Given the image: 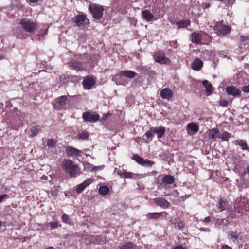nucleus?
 I'll return each instance as SVG.
<instances>
[{
  "instance_id": "obj_1",
  "label": "nucleus",
  "mask_w": 249,
  "mask_h": 249,
  "mask_svg": "<svg viewBox=\"0 0 249 249\" xmlns=\"http://www.w3.org/2000/svg\"><path fill=\"white\" fill-rule=\"evenodd\" d=\"M62 167L71 178H75L80 174L81 171L78 166L71 160L65 159L62 162Z\"/></svg>"
},
{
  "instance_id": "obj_2",
  "label": "nucleus",
  "mask_w": 249,
  "mask_h": 249,
  "mask_svg": "<svg viewBox=\"0 0 249 249\" xmlns=\"http://www.w3.org/2000/svg\"><path fill=\"white\" fill-rule=\"evenodd\" d=\"M89 10L94 19L99 20L102 18L103 11H104L103 6L96 4H90L89 6Z\"/></svg>"
},
{
  "instance_id": "obj_3",
  "label": "nucleus",
  "mask_w": 249,
  "mask_h": 249,
  "mask_svg": "<svg viewBox=\"0 0 249 249\" xmlns=\"http://www.w3.org/2000/svg\"><path fill=\"white\" fill-rule=\"evenodd\" d=\"M19 25L26 32L30 33L34 32L37 27V23L27 18H23L20 20Z\"/></svg>"
},
{
  "instance_id": "obj_4",
  "label": "nucleus",
  "mask_w": 249,
  "mask_h": 249,
  "mask_svg": "<svg viewBox=\"0 0 249 249\" xmlns=\"http://www.w3.org/2000/svg\"><path fill=\"white\" fill-rule=\"evenodd\" d=\"M155 61L160 64L170 65L171 61L170 59L165 57L164 53L161 52H157L153 55Z\"/></svg>"
},
{
  "instance_id": "obj_5",
  "label": "nucleus",
  "mask_w": 249,
  "mask_h": 249,
  "mask_svg": "<svg viewBox=\"0 0 249 249\" xmlns=\"http://www.w3.org/2000/svg\"><path fill=\"white\" fill-rule=\"evenodd\" d=\"M67 99V96L66 95L57 98L53 103L54 108L58 110L63 109L65 107Z\"/></svg>"
},
{
  "instance_id": "obj_6",
  "label": "nucleus",
  "mask_w": 249,
  "mask_h": 249,
  "mask_svg": "<svg viewBox=\"0 0 249 249\" xmlns=\"http://www.w3.org/2000/svg\"><path fill=\"white\" fill-rule=\"evenodd\" d=\"M204 37L209 38V36L205 33L194 32L191 35V41L194 43L201 44Z\"/></svg>"
},
{
  "instance_id": "obj_7",
  "label": "nucleus",
  "mask_w": 249,
  "mask_h": 249,
  "mask_svg": "<svg viewBox=\"0 0 249 249\" xmlns=\"http://www.w3.org/2000/svg\"><path fill=\"white\" fill-rule=\"evenodd\" d=\"M136 75V73L132 71H120L119 73L115 76L113 79L117 85H121L122 83L120 81L118 82L117 81L118 77H121L122 76H123L129 78H133L135 77Z\"/></svg>"
},
{
  "instance_id": "obj_8",
  "label": "nucleus",
  "mask_w": 249,
  "mask_h": 249,
  "mask_svg": "<svg viewBox=\"0 0 249 249\" xmlns=\"http://www.w3.org/2000/svg\"><path fill=\"white\" fill-rule=\"evenodd\" d=\"M86 20L88 21L86 15L83 14H79L76 15L72 19V21L75 23V25L78 27L84 26V23L86 22Z\"/></svg>"
},
{
  "instance_id": "obj_9",
  "label": "nucleus",
  "mask_w": 249,
  "mask_h": 249,
  "mask_svg": "<svg viewBox=\"0 0 249 249\" xmlns=\"http://www.w3.org/2000/svg\"><path fill=\"white\" fill-rule=\"evenodd\" d=\"M161 179L162 182L160 184L168 185L173 184L175 182V179L173 176L170 175H160L157 177V180Z\"/></svg>"
},
{
  "instance_id": "obj_10",
  "label": "nucleus",
  "mask_w": 249,
  "mask_h": 249,
  "mask_svg": "<svg viewBox=\"0 0 249 249\" xmlns=\"http://www.w3.org/2000/svg\"><path fill=\"white\" fill-rule=\"evenodd\" d=\"M66 153L68 157L81 156L83 154L82 151L71 146L66 148Z\"/></svg>"
},
{
  "instance_id": "obj_11",
  "label": "nucleus",
  "mask_w": 249,
  "mask_h": 249,
  "mask_svg": "<svg viewBox=\"0 0 249 249\" xmlns=\"http://www.w3.org/2000/svg\"><path fill=\"white\" fill-rule=\"evenodd\" d=\"M83 119L86 121L96 122L100 119V116L97 114H92L88 111L83 114Z\"/></svg>"
},
{
  "instance_id": "obj_12",
  "label": "nucleus",
  "mask_w": 249,
  "mask_h": 249,
  "mask_svg": "<svg viewBox=\"0 0 249 249\" xmlns=\"http://www.w3.org/2000/svg\"><path fill=\"white\" fill-rule=\"evenodd\" d=\"M226 91L228 94L235 97L240 96L241 93L239 89L233 86L226 87Z\"/></svg>"
},
{
  "instance_id": "obj_13",
  "label": "nucleus",
  "mask_w": 249,
  "mask_h": 249,
  "mask_svg": "<svg viewBox=\"0 0 249 249\" xmlns=\"http://www.w3.org/2000/svg\"><path fill=\"white\" fill-rule=\"evenodd\" d=\"M214 29L216 31L217 35L220 36L226 35L230 32V28L229 26H222L220 29H219L218 24L214 26Z\"/></svg>"
},
{
  "instance_id": "obj_14",
  "label": "nucleus",
  "mask_w": 249,
  "mask_h": 249,
  "mask_svg": "<svg viewBox=\"0 0 249 249\" xmlns=\"http://www.w3.org/2000/svg\"><path fill=\"white\" fill-rule=\"evenodd\" d=\"M154 201L156 204L164 208H168L170 206V203L163 197L156 198Z\"/></svg>"
},
{
  "instance_id": "obj_15",
  "label": "nucleus",
  "mask_w": 249,
  "mask_h": 249,
  "mask_svg": "<svg viewBox=\"0 0 249 249\" xmlns=\"http://www.w3.org/2000/svg\"><path fill=\"white\" fill-rule=\"evenodd\" d=\"M220 132L217 128L209 129L208 131L209 138L215 141L216 139L220 138Z\"/></svg>"
},
{
  "instance_id": "obj_16",
  "label": "nucleus",
  "mask_w": 249,
  "mask_h": 249,
  "mask_svg": "<svg viewBox=\"0 0 249 249\" xmlns=\"http://www.w3.org/2000/svg\"><path fill=\"white\" fill-rule=\"evenodd\" d=\"M138 71L143 74L148 73L150 74H154V71L151 70L150 67L146 66L139 65L136 67Z\"/></svg>"
},
{
  "instance_id": "obj_17",
  "label": "nucleus",
  "mask_w": 249,
  "mask_h": 249,
  "mask_svg": "<svg viewBox=\"0 0 249 249\" xmlns=\"http://www.w3.org/2000/svg\"><path fill=\"white\" fill-rule=\"evenodd\" d=\"M93 181L91 178L85 180L83 182L77 186L76 188V192L77 193H82L85 188L90 185Z\"/></svg>"
},
{
  "instance_id": "obj_18",
  "label": "nucleus",
  "mask_w": 249,
  "mask_h": 249,
  "mask_svg": "<svg viewBox=\"0 0 249 249\" xmlns=\"http://www.w3.org/2000/svg\"><path fill=\"white\" fill-rule=\"evenodd\" d=\"M160 95L163 99H169L173 97V93L169 89L165 88L161 90Z\"/></svg>"
},
{
  "instance_id": "obj_19",
  "label": "nucleus",
  "mask_w": 249,
  "mask_h": 249,
  "mask_svg": "<svg viewBox=\"0 0 249 249\" xmlns=\"http://www.w3.org/2000/svg\"><path fill=\"white\" fill-rule=\"evenodd\" d=\"M95 80L91 77H87L83 81L84 88L86 89H90L95 84Z\"/></svg>"
},
{
  "instance_id": "obj_20",
  "label": "nucleus",
  "mask_w": 249,
  "mask_h": 249,
  "mask_svg": "<svg viewBox=\"0 0 249 249\" xmlns=\"http://www.w3.org/2000/svg\"><path fill=\"white\" fill-rule=\"evenodd\" d=\"M203 62L198 58L195 59L191 64V68L195 71H199L203 67Z\"/></svg>"
},
{
  "instance_id": "obj_21",
  "label": "nucleus",
  "mask_w": 249,
  "mask_h": 249,
  "mask_svg": "<svg viewBox=\"0 0 249 249\" xmlns=\"http://www.w3.org/2000/svg\"><path fill=\"white\" fill-rule=\"evenodd\" d=\"M68 64L69 67L72 69L77 71H81L83 69L82 64L76 60H72Z\"/></svg>"
},
{
  "instance_id": "obj_22",
  "label": "nucleus",
  "mask_w": 249,
  "mask_h": 249,
  "mask_svg": "<svg viewBox=\"0 0 249 249\" xmlns=\"http://www.w3.org/2000/svg\"><path fill=\"white\" fill-rule=\"evenodd\" d=\"M154 134H157L158 138H161L165 133V128L162 126L152 127Z\"/></svg>"
},
{
  "instance_id": "obj_23",
  "label": "nucleus",
  "mask_w": 249,
  "mask_h": 249,
  "mask_svg": "<svg viewBox=\"0 0 249 249\" xmlns=\"http://www.w3.org/2000/svg\"><path fill=\"white\" fill-rule=\"evenodd\" d=\"M233 143L241 147L243 150H246L249 152V147H248L246 142L243 140H237L233 142Z\"/></svg>"
},
{
  "instance_id": "obj_24",
  "label": "nucleus",
  "mask_w": 249,
  "mask_h": 249,
  "mask_svg": "<svg viewBox=\"0 0 249 249\" xmlns=\"http://www.w3.org/2000/svg\"><path fill=\"white\" fill-rule=\"evenodd\" d=\"M154 137V132L152 130V128H150L146 133L143 136L142 139L144 140L146 143L149 142L152 140L153 137Z\"/></svg>"
},
{
  "instance_id": "obj_25",
  "label": "nucleus",
  "mask_w": 249,
  "mask_h": 249,
  "mask_svg": "<svg viewBox=\"0 0 249 249\" xmlns=\"http://www.w3.org/2000/svg\"><path fill=\"white\" fill-rule=\"evenodd\" d=\"M228 237L230 240L233 239L232 241L235 242L238 241V238L239 237V234L236 231L230 230L227 232Z\"/></svg>"
},
{
  "instance_id": "obj_26",
  "label": "nucleus",
  "mask_w": 249,
  "mask_h": 249,
  "mask_svg": "<svg viewBox=\"0 0 249 249\" xmlns=\"http://www.w3.org/2000/svg\"><path fill=\"white\" fill-rule=\"evenodd\" d=\"M228 204L227 200L223 198H220L217 204L218 210L219 212H222L226 209V206Z\"/></svg>"
},
{
  "instance_id": "obj_27",
  "label": "nucleus",
  "mask_w": 249,
  "mask_h": 249,
  "mask_svg": "<svg viewBox=\"0 0 249 249\" xmlns=\"http://www.w3.org/2000/svg\"><path fill=\"white\" fill-rule=\"evenodd\" d=\"M142 16L143 18L147 21H150L154 18L153 15L148 10H143L142 12Z\"/></svg>"
},
{
  "instance_id": "obj_28",
  "label": "nucleus",
  "mask_w": 249,
  "mask_h": 249,
  "mask_svg": "<svg viewBox=\"0 0 249 249\" xmlns=\"http://www.w3.org/2000/svg\"><path fill=\"white\" fill-rule=\"evenodd\" d=\"M187 130L188 132H189L190 131H191L192 132L196 133L198 131L199 126L197 124L194 123H191L187 124Z\"/></svg>"
},
{
  "instance_id": "obj_29",
  "label": "nucleus",
  "mask_w": 249,
  "mask_h": 249,
  "mask_svg": "<svg viewBox=\"0 0 249 249\" xmlns=\"http://www.w3.org/2000/svg\"><path fill=\"white\" fill-rule=\"evenodd\" d=\"M202 84L205 88L206 91L208 95H210L212 92V85L208 81L205 80L203 81Z\"/></svg>"
},
{
  "instance_id": "obj_30",
  "label": "nucleus",
  "mask_w": 249,
  "mask_h": 249,
  "mask_svg": "<svg viewBox=\"0 0 249 249\" xmlns=\"http://www.w3.org/2000/svg\"><path fill=\"white\" fill-rule=\"evenodd\" d=\"M176 24L178 28H185L190 25V21L188 20H181L177 21Z\"/></svg>"
},
{
  "instance_id": "obj_31",
  "label": "nucleus",
  "mask_w": 249,
  "mask_h": 249,
  "mask_svg": "<svg viewBox=\"0 0 249 249\" xmlns=\"http://www.w3.org/2000/svg\"><path fill=\"white\" fill-rule=\"evenodd\" d=\"M163 213H151L147 214V217L150 219H157L160 217L162 215Z\"/></svg>"
},
{
  "instance_id": "obj_32",
  "label": "nucleus",
  "mask_w": 249,
  "mask_h": 249,
  "mask_svg": "<svg viewBox=\"0 0 249 249\" xmlns=\"http://www.w3.org/2000/svg\"><path fill=\"white\" fill-rule=\"evenodd\" d=\"M120 249H137V246L131 242L122 246Z\"/></svg>"
},
{
  "instance_id": "obj_33",
  "label": "nucleus",
  "mask_w": 249,
  "mask_h": 249,
  "mask_svg": "<svg viewBox=\"0 0 249 249\" xmlns=\"http://www.w3.org/2000/svg\"><path fill=\"white\" fill-rule=\"evenodd\" d=\"M15 35L17 38L20 39H25L28 36V35L20 29L15 32Z\"/></svg>"
},
{
  "instance_id": "obj_34",
  "label": "nucleus",
  "mask_w": 249,
  "mask_h": 249,
  "mask_svg": "<svg viewBox=\"0 0 249 249\" xmlns=\"http://www.w3.org/2000/svg\"><path fill=\"white\" fill-rule=\"evenodd\" d=\"M77 137L78 139L83 140H88L89 137V133L87 131H83L78 134Z\"/></svg>"
},
{
  "instance_id": "obj_35",
  "label": "nucleus",
  "mask_w": 249,
  "mask_h": 249,
  "mask_svg": "<svg viewBox=\"0 0 249 249\" xmlns=\"http://www.w3.org/2000/svg\"><path fill=\"white\" fill-rule=\"evenodd\" d=\"M109 188L106 186H103L100 187L99 192L101 195H106L109 192Z\"/></svg>"
},
{
  "instance_id": "obj_36",
  "label": "nucleus",
  "mask_w": 249,
  "mask_h": 249,
  "mask_svg": "<svg viewBox=\"0 0 249 249\" xmlns=\"http://www.w3.org/2000/svg\"><path fill=\"white\" fill-rule=\"evenodd\" d=\"M62 220L63 222L70 225L72 223V221L70 219V216L65 213L63 214L62 216Z\"/></svg>"
},
{
  "instance_id": "obj_37",
  "label": "nucleus",
  "mask_w": 249,
  "mask_h": 249,
  "mask_svg": "<svg viewBox=\"0 0 249 249\" xmlns=\"http://www.w3.org/2000/svg\"><path fill=\"white\" fill-rule=\"evenodd\" d=\"M133 159L137 162L139 164L142 165L143 164V163L144 160L142 158L140 157L139 155H134L133 157Z\"/></svg>"
},
{
  "instance_id": "obj_38",
  "label": "nucleus",
  "mask_w": 249,
  "mask_h": 249,
  "mask_svg": "<svg viewBox=\"0 0 249 249\" xmlns=\"http://www.w3.org/2000/svg\"><path fill=\"white\" fill-rule=\"evenodd\" d=\"M230 135L231 134L227 131H225L222 134L220 133L219 138L221 139L222 141H228Z\"/></svg>"
},
{
  "instance_id": "obj_39",
  "label": "nucleus",
  "mask_w": 249,
  "mask_h": 249,
  "mask_svg": "<svg viewBox=\"0 0 249 249\" xmlns=\"http://www.w3.org/2000/svg\"><path fill=\"white\" fill-rule=\"evenodd\" d=\"M228 221L225 219H217L216 225L220 227L221 226H225L227 225Z\"/></svg>"
},
{
  "instance_id": "obj_40",
  "label": "nucleus",
  "mask_w": 249,
  "mask_h": 249,
  "mask_svg": "<svg viewBox=\"0 0 249 249\" xmlns=\"http://www.w3.org/2000/svg\"><path fill=\"white\" fill-rule=\"evenodd\" d=\"M39 130H40V129L38 128L37 127H33L31 129V137H34L36 136L38 134Z\"/></svg>"
},
{
  "instance_id": "obj_41",
  "label": "nucleus",
  "mask_w": 249,
  "mask_h": 249,
  "mask_svg": "<svg viewBox=\"0 0 249 249\" xmlns=\"http://www.w3.org/2000/svg\"><path fill=\"white\" fill-rule=\"evenodd\" d=\"M56 145V141L53 139H50L48 140L47 145L49 147H54Z\"/></svg>"
},
{
  "instance_id": "obj_42",
  "label": "nucleus",
  "mask_w": 249,
  "mask_h": 249,
  "mask_svg": "<svg viewBox=\"0 0 249 249\" xmlns=\"http://www.w3.org/2000/svg\"><path fill=\"white\" fill-rule=\"evenodd\" d=\"M59 225L58 222H50L47 224V226L49 225L51 229H54L57 228Z\"/></svg>"
},
{
  "instance_id": "obj_43",
  "label": "nucleus",
  "mask_w": 249,
  "mask_h": 249,
  "mask_svg": "<svg viewBox=\"0 0 249 249\" xmlns=\"http://www.w3.org/2000/svg\"><path fill=\"white\" fill-rule=\"evenodd\" d=\"M143 163V164L142 165L143 166H145L146 167H151L153 164H154L155 162L154 161H150V160H144V162Z\"/></svg>"
},
{
  "instance_id": "obj_44",
  "label": "nucleus",
  "mask_w": 249,
  "mask_h": 249,
  "mask_svg": "<svg viewBox=\"0 0 249 249\" xmlns=\"http://www.w3.org/2000/svg\"><path fill=\"white\" fill-rule=\"evenodd\" d=\"M228 103L229 102L227 100H221L219 101V105L223 107H227Z\"/></svg>"
},
{
  "instance_id": "obj_45",
  "label": "nucleus",
  "mask_w": 249,
  "mask_h": 249,
  "mask_svg": "<svg viewBox=\"0 0 249 249\" xmlns=\"http://www.w3.org/2000/svg\"><path fill=\"white\" fill-rule=\"evenodd\" d=\"M124 177L127 178H131L132 177V174L130 172H127L126 171L124 172Z\"/></svg>"
},
{
  "instance_id": "obj_46",
  "label": "nucleus",
  "mask_w": 249,
  "mask_h": 249,
  "mask_svg": "<svg viewBox=\"0 0 249 249\" xmlns=\"http://www.w3.org/2000/svg\"><path fill=\"white\" fill-rule=\"evenodd\" d=\"M103 169V167L102 166H94L93 168H92V170L94 171V172H96L98 170H101Z\"/></svg>"
},
{
  "instance_id": "obj_47",
  "label": "nucleus",
  "mask_w": 249,
  "mask_h": 249,
  "mask_svg": "<svg viewBox=\"0 0 249 249\" xmlns=\"http://www.w3.org/2000/svg\"><path fill=\"white\" fill-rule=\"evenodd\" d=\"M177 226L179 228V229H181L184 226V223H183L182 221H179L178 223H177Z\"/></svg>"
},
{
  "instance_id": "obj_48",
  "label": "nucleus",
  "mask_w": 249,
  "mask_h": 249,
  "mask_svg": "<svg viewBox=\"0 0 249 249\" xmlns=\"http://www.w3.org/2000/svg\"><path fill=\"white\" fill-rule=\"evenodd\" d=\"M247 173L249 174V165L247 166L246 170L242 174L241 177H244Z\"/></svg>"
},
{
  "instance_id": "obj_49",
  "label": "nucleus",
  "mask_w": 249,
  "mask_h": 249,
  "mask_svg": "<svg viewBox=\"0 0 249 249\" xmlns=\"http://www.w3.org/2000/svg\"><path fill=\"white\" fill-rule=\"evenodd\" d=\"M242 91L244 92H249V84L248 86L243 87Z\"/></svg>"
},
{
  "instance_id": "obj_50",
  "label": "nucleus",
  "mask_w": 249,
  "mask_h": 249,
  "mask_svg": "<svg viewBox=\"0 0 249 249\" xmlns=\"http://www.w3.org/2000/svg\"><path fill=\"white\" fill-rule=\"evenodd\" d=\"M8 197V196L6 194H3L0 196V203L5 198Z\"/></svg>"
},
{
  "instance_id": "obj_51",
  "label": "nucleus",
  "mask_w": 249,
  "mask_h": 249,
  "mask_svg": "<svg viewBox=\"0 0 249 249\" xmlns=\"http://www.w3.org/2000/svg\"><path fill=\"white\" fill-rule=\"evenodd\" d=\"M211 218L210 217L208 216V217H206L203 220V222L205 223V224H207V223H209L210 221H211Z\"/></svg>"
},
{
  "instance_id": "obj_52",
  "label": "nucleus",
  "mask_w": 249,
  "mask_h": 249,
  "mask_svg": "<svg viewBox=\"0 0 249 249\" xmlns=\"http://www.w3.org/2000/svg\"><path fill=\"white\" fill-rule=\"evenodd\" d=\"M221 249H232L231 247L227 245H223L222 246Z\"/></svg>"
},
{
  "instance_id": "obj_53",
  "label": "nucleus",
  "mask_w": 249,
  "mask_h": 249,
  "mask_svg": "<svg viewBox=\"0 0 249 249\" xmlns=\"http://www.w3.org/2000/svg\"><path fill=\"white\" fill-rule=\"evenodd\" d=\"M170 45L171 46H173V47H174V48H177V45L176 44V41H170Z\"/></svg>"
},
{
  "instance_id": "obj_54",
  "label": "nucleus",
  "mask_w": 249,
  "mask_h": 249,
  "mask_svg": "<svg viewBox=\"0 0 249 249\" xmlns=\"http://www.w3.org/2000/svg\"><path fill=\"white\" fill-rule=\"evenodd\" d=\"M117 174L121 177H124V172H121L119 170H118Z\"/></svg>"
},
{
  "instance_id": "obj_55",
  "label": "nucleus",
  "mask_w": 249,
  "mask_h": 249,
  "mask_svg": "<svg viewBox=\"0 0 249 249\" xmlns=\"http://www.w3.org/2000/svg\"><path fill=\"white\" fill-rule=\"evenodd\" d=\"M249 39V37L248 36H241V40L242 41H244L245 40H247Z\"/></svg>"
},
{
  "instance_id": "obj_56",
  "label": "nucleus",
  "mask_w": 249,
  "mask_h": 249,
  "mask_svg": "<svg viewBox=\"0 0 249 249\" xmlns=\"http://www.w3.org/2000/svg\"><path fill=\"white\" fill-rule=\"evenodd\" d=\"M174 249H184L181 246H178L175 247Z\"/></svg>"
},
{
  "instance_id": "obj_57",
  "label": "nucleus",
  "mask_w": 249,
  "mask_h": 249,
  "mask_svg": "<svg viewBox=\"0 0 249 249\" xmlns=\"http://www.w3.org/2000/svg\"><path fill=\"white\" fill-rule=\"evenodd\" d=\"M30 1V2H32V3H36V2H37L39 0H29Z\"/></svg>"
},
{
  "instance_id": "obj_58",
  "label": "nucleus",
  "mask_w": 249,
  "mask_h": 249,
  "mask_svg": "<svg viewBox=\"0 0 249 249\" xmlns=\"http://www.w3.org/2000/svg\"><path fill=\"white\" fill-rule=\"evenodd\" d=\"M41 178H42V179H44V180H47V177L46 176H42Z\"/></svg>"
},
{
  "instance_id": "obj_59",
  "label": "nucleus",
  "mask_w": 249,
  "mask_h": 249,
  "mask_svg": "<svg viewBox=\"0 0 249 249\" xmlns=\"http://www.w3.org/2000/svg\"><path fill=\"white\" fill-rule=\"evenodd\" d=\"M45 249H55L53 247H49Z\"/></svg>"
},
{
  "instance_id": "obj_60",
  "label": "nucleus",
  "mask_w": 249,
  "mask_h": 249,
  "mask_svg": "<svg viewBox=\"0 0 249 249\" xmlns=\"http://www.w3.org/2000/svg\"><path fill=\"white\" fill-rule=\"evenodd\" d=\"M210 38V36H209V38H207V37H204L203 39H206L207 40H209Z\"/></svg>"
},
{
  "instance_id": "obj_61",
  "label": "nucleus",
  "mask_w": 249,
  "mask_h": 249,
  "mask_svg": "<svg viewBox=\"0 0 249 249\" xmlns=\"http://www.w3.org/2000/svg\"><path fill=\"white\" fill-rule=\"evenodd\" d=\"M118 170L117 169V168H115V170H114V172H117V173Z\"/></svg>"
},
{
  "instance_id": "obj_62",
  "label": "nucleus",
  "mask_w": 249,
  "mask_h": 249,
  "mask_svg": "<svg viewBox=\"0 0 249 249\" xmlns=\"http://www.w3.org/2000/svg\"><path fill=\"white\" fill-rule=\"evenodd\" d=\"M2 224V222H1V221H0V227L1 226Z\"/></svg>"
},
{
  "instance_id": "obj_63",
  "label": "nucleus",
  "mask_w": 249,
  "mask_h": 249,
  "mask_svg": "<svg viewBox=\"0 0 249 249\" xmlns=\"http://www.w3.org/2000/svg\"><path fill=\"white\" fill-rule=\"evenodd\" d=\"M171 22V24H172L175 23L174 22L173 20H172Z\"/></svg>"
},
{
  "instance_id": "obj_64",
  "label": "nucleus",
  "mask_w": 249,
  "mask_h": 249,
  "mask_svg": "<svg viewBox=\"0 0 249 249\" xmlns=\"http://www.w3.org/2000/svg\"><path fill=\"white\" fill-rule=\"evenodd\" d=\"M47 31H48V29H46V31H45V34H47Z\"/></svg>"
}]
</instances>
